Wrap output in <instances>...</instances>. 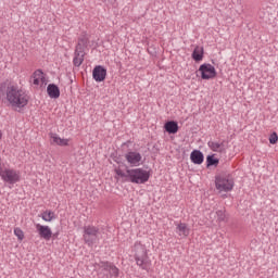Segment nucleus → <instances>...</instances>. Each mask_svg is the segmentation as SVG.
Instances as JSON below:
<instances>
[{"instance_id": "nucleus-25", "label": "nucleus", "mask_w": 278, "mask_h": 278, "mask_svg": "<svg viewBox=\"0 0 278 278\" xmlns=\"http://www.w3.org/2000/svg\"><path fill=\"white\" fill-rule=\"evenodd\" d=\"M14 236H16L17 240H23L25 238V233L21 228L14 229Z\"/></svg>"}, {"instance_id": "nucleus-12", "label": "nucleus", "mask_w": 278, "mask_h": 278, "mask_svg": "<svg viewBox=\"0 0 278 278\" xmlns=\"http://www.w3.org/2000/svg\"><path fill=\"white\" fill-rule=\"evenodd\" d=\"M31 81L34 86H43V84H46L45 73L40 70L35 71L31 76Z\"/></svg>"}, {"instance_id": "nucleus-24", "label": "nucleus", "mask_w": 278, "mask_h": 278, "mask_svg": "<svg viewBox=\"0 0 278 278\" xmlns=\"http://www.w3.org/2000/svg\"><path fill=\"white\" fill-rule=\"evenodd\" d=\"M206 164L207 166H216V164H218V159L214 157V155H208L206 157Z\"/></svg>"}, {"instance_id": "nucleus-27", "label": "nucleus", "mask_w": 278, "mask_h": 278, "mask_svg": "<svg viewBox=\"0 0 278 278\" xmlns=\"http://www.w3.org/2000/svg\"><path fill=\"white\" fill-rule=\"evenodd\" d=\"M3 138V132L0 130V140Z\"/></svg>"}, {"instance_id": "nucleus-5", "label": "nucleus", "mask_w": 278, "mask_h": 278, "mask_svg": "<svg viewBox=\"0 0 278 278\" xmlns=\"http://www.w3.org/2000/svg\"><path fill=\"white\" fill-rule=\"evenodd\" d=\"M99 228L93 225L84 226L83 240L88 247H92L99 240Z\"/></svg>"}, {"instance_id": "nucleus-21", "label": "nucleus", "mask_w": 278, "mask_h": 278, "mask_svg": "<svg viewBox=\"0 0 278 278\" xmlns=\"http://www.w3.org/2000/svg\"><path fill=\"white\" fill-rule=\"evenodd\" d=\"M40 218L46 223H51V220H55V213L53 211H45L41 213Z\"/></svg>"}, {"instance_id": "nucleus-3", "label": "nucleus", "mask_w": 278, "mask_h": 278, "mask_svg": "<svg viewBox=\"0 0 278 278\" xmlns=\"http://www.w3.org/2000/svg\"><path fill=\"white\" fill-rule=\"evenodd\" d=\"M0 177L4 184H18L21 181V172L0 164Z\"/></svg>"}, {"instance_id": "nucleus-8", "label": "nucleus", "mask_w": 278, "mask_h": 278, "mask_svg": "<svg viewBox=\"0 0 278 278\" xmlns=\"http://www.w3.org/2000/svg\"><path fill=\"white\" fill-rule=\"evenodd\" d=\"M35 228H36V231H37L39 238H42V240L49 241L53 237V231L51 230V227H49V226L36 224Z\"/></svg>"}, {"instance_id": "nucleus-19", "label": "nucleus", "mask_w": 278, "mask_h": 278, "mask_svg": "<svg viewBox=\"0 0 278 278\" xmlns=\"http://www.w3.org/2000/svg\"><path fill=\"white\" fill-rule=\"evenodd\" d=\"M164 127L167 134H177L179 131V125L175 121L165 123Z\"/></svg>"}, {"instance_id": "nucleus-20", "label": "nucleus", "mask_w": 278, "mask_h": 278, "mask_svg": "<svg viewBox=\"0 0 278 278\" xmlns=\"http://www.w3.org/2000/svg\"><path fill=\"white\" fill-rule=\"evenodd\" d=\"M203 47L197 46L192 52V59L194 60V62H201L203 60Z\"/></svg>"}, {"instance_id": "nucleus-10", "label": "nucleus", "mask_w": 278, "mask_h": 278, "mask_svg": "<svg viewBox=\"0 0 278 278\" xmlns=\"http://www.w3.org/2000/svg\"><path fill=\"white\" fill-rule=\"evenodd\" d=\"M137 266L141 268V270H150L151 268V260L149 258V254H146L143 256H137L135 257Z\"/></svg>"}, {"instance_id": "nucleus-13", "label": "nucleus", "mask_w": 278, "mask_h": 278, "mask_svg": "<svg viewBox=\"0 0 278 278\" xmlns=\"http://www.w3.org/2000/svg\"><path fill=\"white\" fill-rule=\"evenodd\" d=\"M51 143L56 144L58 147H68L71 139H64L58 136V134H50Z\"/></svg>"}, {"instance_id": "nucleus-6", "label": "nucleus", "mask_w": 278, "mask_h": 278, "mask_svg": "<svg viewBox=\"0 0 278 278\" xmlns=\"http://www.w3.org/2000/svg\"><path fill=\"white\" fill-rule=\"evenodd\" d=\"M199 73L202 79H214L216 77V67L210 63H204L200 65Z\"/></svg>"}, {"instance_id": "nucleus-26", "label": "nucleus", "mask_w": 278, "mask_h": 278, "mask_svg": "<svg viewBox=\"0 0 278 278\" xmlns=\"http://www.w3.org/2000/svg\"><path fill=\"white\" fill-rule=\"evenodd\" d=\"M277 141H278V136H277V132H273L269 137V143L270 144H277Z\"/></svg>"}, {"instance_id": "nucleus-7", "label": "nucleus", "mask_w": 278, "mask_h": 278, "mask_svg": "<svg viewBox=\"0 0 278 278\" xmlns=\"http://www.w3.org/2000/svg\"><path fill=\"white\" fill-rule=\"evenodd\" d=\"M125 160L130 166H140L142 164V154L136 151H129L125 154Z\"/></svg>"}, {"instance_id": "nucleus-11", "label": "nucleus", "mask_w": 278, "mask_h": 278, "mask_svg": "<svg viewBox=\"0 0 278 278\" xmlns=\"http://www.w3.org/2000/svg\"><path fill=\"white\" fill-rule=\"evenodd\" d=\"M175 225H176V233L180 238H188L190 236V228H188V224L175 223Z\"/></svg>"}, {"instance_id": "nucleus-4", "label": "nucleus", "mask_w": 278, "mask_h": 278, "mask_svg": "<svg viewBox=\"0 0 278 278\" xmlns=\"http://www.w3.org/2000/svg\"><path fill=\"white\" fill-rule=\"evenodd\" d=\"M215 188L218 192H231L233 190V178L227 175L216 176Z\"/></svg>"}, {"instance_id": "nucleus-23", "label": "nucleus", "mask_w": 278, "mask_h": 278, "mask_svg": "<svg viewBox=\"0 0 278 278\" xmlns=\"http://www.w3.org/2000/svg\"><path fill=\"white\" fill-rule=\"evenodd\" d=\"M217 223H225L227 220V215L225 214V210L216 211Z\"/></svg>"}, {"instance_id": "nucleus-17", "label": "nucleus", "mask_w": 278, "mask_h": 278, "mask_svg": "<svg viewBox=\"0 0 278 278\" xmlns=\"http://www.w3.org/2000/svg\"><path fill=\"white\" fill-rule=\"evenodd\" d=\"M190 160L193 164H203V152L199 150H193L190 154Z\"/></svg>"}, {"instance_id": "nucleus-15", "label": "nucleus", "mask_w": 278, "mask_h": 278, "mask_svg": "<svg viewBox=\"0 0 278 278\" xmlns=\"http://www.w3.org/2000/svg\"><path fill=\"white\" fill-rule=\"evenodd\" d=\"M99 266H100V268H102V270H106L113 277H118V268H116V266H114V264L108 263V262H101L99 264Z\"/></svg>"}, {"instance_id": "nucleus-18", "label": "nucleus", "mask_w": 278, "mask_h": 278, "mask_svg": "<svg viewBox=\"0 0 278 278\" xmlns=\"http://www.w3.org/2000/svg\"><path fill=\"white\" fill-rule=\"evenodd\" d=\"M47 92L50 99H60V88L56 85H49L47 88Z\"/></svg>"}, {"instance_id": "nucleus-14", "label": "nucleus", "mask_w": 278, "mask_h": 278, "mask_svg": "<svg viewBox=\"0 0 278 278\" xmlns=\"http://www.w3.org/2000/svg\"><path fill=\"white\" fill-rule=\"evenodd\" d=\"M134 251H135V257H142L144 255H149L147 245L142 244L140 241L135 242Z\"/></svg>"}, {"instance_id": "nucleus-16", "label": "nucleus", "mask_w": 278, "mask_h": 278, "mask_svg": "<svg viewBox=\"0 0 278 278\" xmlns=\"http://www.w3.org/2000/svg\"><path fill=\"white\" fill-rule=\"evenodd\" d=\"M73 63L74 66H79L80 64H84V51H81V47L79 46L76 47Z\"/></svg>"}, {"instance_id": "nucleus-22", "label": "nucleus", "mask_w": 278, "mask_h": 278, "mask_svg": "<svg viewBox=\"0 0 278 278\" xmlns=\"http://www.w3.org/2000/svg\"><path fill=\"white\" fill-rule=\"evenodd\" d=\"M208 148L211 151L220 152L223 151V143H219L217 141H208Z\"/></svg>"}, {"instance_id": "nucleus-9", "label": "nucleus", "mask_w": 278, "mask_h": 278, "mask_svg": "<svg viewBox=\"0 0 278 278\" xmlns=\"http://www.w3.org/2000/svg\"><path fill=\"white\" fill-rule=\"evenodd\" d=\"M92 77H93L94 81H98V83L105 81V77H108V70H105L101 65H97L93 68Z\"/></svg>"}, {"instance_id": "nucleus-28", "label": "nucleus", "mask_w": 278, "mask_h": 278, "mask_svg": "<svg viewBox=\"0 0 278 278\" xmlns=\"http://www.w3.org/2000/svg\"><path fill=\"white\" fill-rule=\"evenodd\" d=\"M4 85H1L0 90H3Z\"/></svg>"}, {"instance_id": "nucleus-2", "label": "nucleus", "mask_w": 278, "mask_h": 278, "mask_svg": "<svg viewBox=\"0 0 278 278\" xmlns=\"http://www.w3.org/2000/svg\"><path fill=\"white\" fill-rule=\"evenodd\" d=\"M5 99L11 108L21 110L29 103V97L18 86L9 84L5 88Z\"/></svg>"}, {"instance_id": "nucleus-1", "label": "nucleus", "mask_w": 278, "mask_h": 278, "mask_svg": "<svg viewBox=\"0 0 278 278\" xmlns=\"http://www.w3.org/2000/svg\"><path fill=\"white\" fill-rule=\"evenodd\" d=\"M115 175L123 181H130V184H147L151 177V173L144 168H127L124 170L121 167L115 168Z\"/></svg>"}]
</instances>
